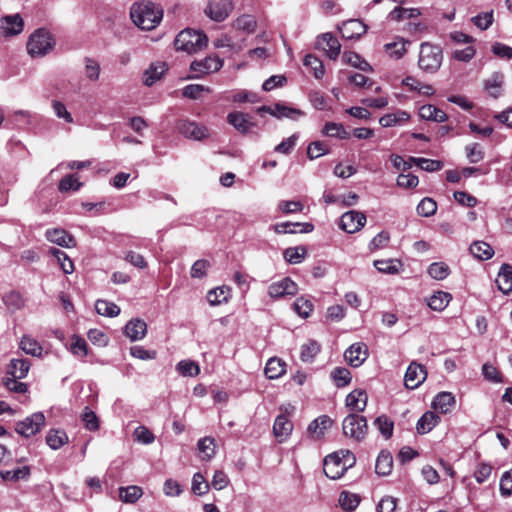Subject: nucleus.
I'll return each mask as SVG.
<instances>
[{"label":"nucleus","instance_id":"nucleus-1","mask_svg":"<svg viewBox=\"0 0 512 512\" xmlns=\"http://www.w3.org/2000/svg\"><path fill=\"white\" fill-rule=\"evenodd\" d=\"M133 23L142 30L154 29L162 20L163 10L153 2L135 3L130 10Z\"/></svg>","mask_w":512,"mask_h":512},{"label":"nucleus","instance_id":"nucleus-2","mask_svg":"<svg viewBox=\"0 0 512 512\" xmlns=\"http://www.w3.org/2000/svg\"><path fill=\"white\" fill-rule=\"evenodd\" d=\"M55 44L53 35L47 29L38 28L29 36L26 48L32 58H39L49 54Z\"/></svg>","mask_w":512,"mask_h":512},{"label":"nucleus","instance_id":"nucleus-3","mask_svg":"<svg viewBox=\"0 0 512 512\" xmlns=\"http://www.w3.org/2000/svg\"><path fill=\"white\" fill-rule=\"evenodd\" d=\"M443 62V52L438 45L424 42L420 45L418 66L428 74L436 73Z\"/></svg>","mask_w":512,"mask_h":512},{"label":"nucleus","instance_id":"nucleus-4","mask_svg":"<svg viewBox=\"0 0 512 512\" xmlns=\"http://www.w3.org/2000/svg\"><path fill=\"white\" fill-rule=\"evenodd\" d=\"M207 37L200 31L192 29L182 30L174 40L176 50H181L189 54L201 50L207 45Z\"/></svg>","mask_w":512,"mask_h":512},{"label":"nucleus","instance_id":"nucleus-5","mask_svg":"<svg viewBox=\"0 0 512 512\" xmlns=\"http://www.w3.org/2000/svg\"><path fill=\"white\" fill-rule=\"evenodd\" d=\"M342 430L345 436L360 442L368 432L367 419L356 413L349 414L343 420Z\"/></svg>","mask_w":512,"mask_h":512},{"label":"nucleus","instance_id":"nucleus-6","mask_svg":"<svg viewBox=\"0 0 512 512\" xmlns=\"http://www.w3.org/2000/svg\"><path fill=\"white\" fill-rule=\"evenodd\" d=\"M45 424V416L42 412H36L16 423L15 431L23 437H31L37 434Z\"/></svg>","mask_w":512,"mask_h":512},{"label":"nucleus","instance_id":"nucleus-7","mask_svg":"<svg viewBox=\"0 0 512 512\" xmlns=\"http://www.w3.org/2000/svg\"><path fill=\"white\" fill-rule=\"evenodd\" d=\"M177 129L184 137L195 141H201L210 135L206 126L189 119L179 120Z\"/></svg>","mask_w":512,"mask_h":512},{"label":"nucleus","instance_id":"nucleus-8","mask_svg":"<svg viewBox=\"0 0 512 512\" xmlns=\"http://www.w3.org/2000/svg\"><path fill=\"white\" fill-rule=\"evenodd\" d=\"M223 66V60L216 55L207 56L201 60H195L191 63V71L197 73L194 77L199 78L205 74L214 73Z\"/></svg>","mask_w":512,"mask_h":512},{"label":"nucleus","instance_id":"nucleus-9","mask_svg":"<svg viewBox=\"0 0 512 512\" xmlns=\"http://www.w3.org/2000/svg\"><path fill=\"white\" fill-rule=\"evenodd\" d=\"M349 466L339 457L338 453H335L325 457L323 471L328 478L337 480L345 474Z\"/></svg>","mask_w":512,"mask_h":512},{"label":"nucleus","instance_id":"nucleus-10","mask_svg":"<svg viewBox=\"0 0 512 512\" xmlns=\"http://www.w3.org/2000/svg\"><path fill=\"white\" fill-rule=\"evenodd\" d=\"M233 10L231 0H210L205 12L214 21L225 20Z\"/></svg>","mask_w":512,"mask_h":512},{"label":"nucleus","instance_id":"nucleus-11","mask_svg":"<svg viewBox=\"0 0 512 512\" xmlns=\"http://www.w3.org/2000/svg\"><path fill=\"white\" fill-rule=\"evenodd\" d=\"M366 223V216L359 211H348L340 218V227L347 233L359 231Z\"/></svg>","mask_w":512,"mask_h":512},{"label":"nucleus","instance_id":"nucleus-12","mask_svg":"<svg viewBox=\"0 0 512 512\" xmlns=\"http://www.w3.org/2000/svg\"><path fill=\"white\" fill-rule=\"evenodd\" d=\"M427 377L425 367L416 362H412L405 373L404 384L408 389H416Z\"/></svg>","mask_w":512,"mask_h":512},{"label":"nucleus","instance_id":"nucleus-13","mask_svg":"<svg viewBox=\"0 0 512 512\" xmlns=\"http://www.w3.org/2000/svg\"><path fill=\"white\" fill-rule=\"evenodd\" d=\"M297 284L286 277L278 282H274L268 287V294L272 298H280L286 295L293 296L297 293Z\"/></svg>","mask_w":512,"mask_h":512},{"label":"nucleus","instance_id":"nucleus-14","mask_svg":"<svg viewBox=\"0 0 512 512\" xmlns=\"http://www.w3.org/2000/svg\"><path fill=\"white\" fill-rule=\"evenodd\" d=\"M226 119L230 125L243 135L248 134L255 126V123L251 121L249 114L240 111L230 112Z\"/></svg>","mask_w":512,"mask_h":512},{"label":"nucleus","instance_id":"nucleus-15","mask_svg":"<svg viewBox=\"0 0 512 512\" xmlns=\"http://www.w3.org/2000/svg\"><path fill=\"white\" fill-rule=\"evenodd\" d=\"M316 45L319 49L324 50L332 60L337 59L339 56L341 45L338 39L331 33H325L318 37Z\"/></svg>","mask_w":512,"mask_h":512},{"label":"nucleus","instance_id":"nucleus-16","mask_svg":"<svg viewBox=\"0 0 512 512\" xmlns=\"http://www.w3.org/2000/svg\"><path fill=\"white\" fill-rule=\"evenodd\" d=\"M368 349L363 343L352 344L344 353L346 361L352 367H359L367 358Z\"/></svg>","mask_w":512,"mask_h":512},{"label":"nucleus","instance_id":"nucleus-17","mask_svg":"<svg viewBox=\"0 0 512 512\" xmlns=\"http://www.w3.org/2000/svg\"><path fill=\"white\" fill-rule=\"evenodd\" d=\"M23 27L24 22L19 14L4 16L1 20L2 34L6 37L20 34Z\"/></svg>","mask_w":512,"mask_h":512},{"label":"nucleus","instance_id":"nucleus-18","mask_svg":"<svg viewBox=\"0 0 512 512\" xmlns=\"http://www.w3.org/2000/svg\"><path fill=\"white\" fill-rule=\"evenodd\" d=\"M366 25L357 19H351L342 24L340 32L342 37L346 39H356L366 33Z\"/></svg>","mask_w":512,"mask_h":512},{"label":"nucleus","instance_id":"nucleus-19","mask_svg":"<svg viewBox=\"0 0 512 512\" xmlns=\"http://www.w3.org/2000/svg\"><path fill=\"white\" fill-rule=\"evenodd\" d=\"M48 241L57 244L61 247L70 248L75 246V241L72 235L67 231L60 228L48 229L45 233Z\"/></svg>","mask_w":512,"mask_h":512},{"label":"nucleus","instance_id":"nucleus-20","mask_svg":"<svg viewBox=\"0 0 512 512\" xmlns=\"http://www.w3.org/2000/svg\"><path fill=\"white\" fill-rule=\"evenodd\" d=\"M368 396L365 390L355 389L346 396V406L356 412H362L367 406Z\"/></svg>","mask_w":512,"mask_h":512},{"label":"nucleus","instance_id":"nucleus-21","mask_svg":"<svg viewBox=\"0 0 512 512\" xmlns=\"http://www.w3.org/2000/svg\"><path fill=\"white\" fill-rule=\"evenodd\" d=\"M293 424L285 414L278 415L274 421L273 434L283 442L292 432Z\"/></svg>","mask_w":512,"mask_h":512},{"label":"nucleus","instance_id":"nucleus-22","mask_svg":"<svg viewBox=\"0 0 512 512\" xmlns=\"http://www.w3.org/2000/svg\"><path fill=\"white\" fill-rule=\"evenodd\" d=\"M30 366V361L27 359H11L7 365L6 373L9 378L23 379L27 376Z\"/></svg>","mask_w":512,"mask_h":512},{"label":"nucleus","instance_id":"nucleus-23","mask_svg":"<svg viewBox=\"0 0 512 512\" xmlns=\"http://www.w3.org/2000/svg\"><path fill=\"white\" fill-rule=\"evenodd\" d=\"M124 332L131 341L141 340L146 335L147 324L141 319H132L125 325Z\"/></svg>","mask_w":512,"mask_h":512},{"label":"nucleus","instance_id":"nucleus-24","mask_svg":"<svg viewBox=\"0 0 512 512\" xmlns=\"http://www.w3.org/2000/svg\"><path fill=\"white\" fill-rule=\"evenodd\" d=\"M166 71L167 65L164 62L150 64L148 69H146L143 74L144 85L149 87L154 85L158 80L161 79Z\"/></svg>","mask_w":512,"mask_h":512},{"label":"nucleus","instance_id":"nucleus-25","mask_svg":"<svg viewBox=\"0 0 512 512\" xmlns=\"http://www.w3.org/2000/svg\"><path fill=\"white\" fill-rule=\"evenodd\" d=\"M496 284L500 291L508 294L512 291V266L509 264H502L498 276L496 278Z\"/></svg>","mask_w":512,"mask_h":512},{"label":"nucleus","instance_id":"nucleus-26","mask_svg":"<svg viewBox=\"0 0 512 512\" xmlns=\"http://www.w3.org/2000/svg\"><path fill=\"white\" fill-rule=\"evenodd\" d=\"M432 405L441 413H447L454 407L455 397L450 392H440L434 398Z\"/></svg>","mask_w":512,"mask_h":512},{"label":"nucleus","instance_id":"nucleus-27","mask_svg":"<svg viewBox=\"0 0 512 512\" xmlns=\"http://www.w3.org/2000/svg\"><path fill=\"white\" fill-rule=\"evenodd\" d=\"M439 417L431 411L425 412L416 424V430L419 434L430 432L438 423Z\"/></svg>","mask_w":512,"mask_h":512},{"label":"nucleus","instance_id":"nucleus-28","mask_svg":"<svg viewBox=\"0 0 512 512\" xmlns=\"http://www.w3.org/2000/svg\"><path fill=\"white\" fill-rule=\"evenodd\" d=\"M332 425V420L327 415H322L312 421L308 426V433L319 439L326 429Z\"/></svg>","mask_w":512,"mask_h":512},{"label":"nucleus","instance_id":"nucleus-29","mask_svg":"<svg viewBox=\"0 0 512 512\" xmlns=\"http://www.w3.org/2000/svg\"><path fill=\"white\" fill-rule=\"evenodd\" d=\"M470 253L479 260H488L494 255L493 248L484 241H475L470 245Z\"/></svg>","mask_w":512,"mask_h":512},{"label":"nucleus","instance_id":"nucleus-30","mask_svg":"<svg viewBox=\"0 0 512 512\" xmlns=\"http://www.w3.org/2000/svg\"><path fill=\"white\" fill-rule=\"evenodd\" d=\"M286 364L279 358H270L265 366V375L268 379H278L285 373Z\"/></svg>","mask_w":512,"mask_h":512},{"label":"nucleus","instance_id":"nucleus-31","mask_svg":"<svg viewBox=\"0 0 512 512\" xmlns=\"http://www.w3.org/2000/svg\"><path fill=\"white\" fill-rule=\"evenodd\" d=\"M31 469L29 466L18 467L14 470L0 471V477L3 481L17 482L19 480H27L30 477Z\"/></svg>","mask_w":512,"mask_h":512},{"label":"nucleus","instance_id":"nucleus-32","mask_svg":"<svg viewBox=\"0 0 512 512\" xmlns=\"http://www.w3.org/2000/svg\"><path fill=\"white\" fill-rule=\"evenodd\" d=\"M393 458L389 452L381 451L376 459L375 471L378 475L387 476L391 473Z\"/></svg>","mask_w":512,"mask_h":512},{"label":"nucleus","instance_id":"nucleus-33","mask_svg":"<svg viewBox=\"0 0 512 512\" xmlns=\"http://www.w3.org/2000/svg\"><path fill=\"white\" fill-rule=\"evenodd\" d=\"M451 299L450 293L438 291L429 297L427 304L432 310L442 311L447 307Z\"/></svg>","mask_w":512,"mask_h":512},{"label":"nucleus","instance_id":"nucleus-34","mask_svg":"<svg viewBox=\"0 0 512 512\" xmlns=\"http://www.w3.org/2000/svg\"><path fill=\"white\" fill-rule=\"evenodd\" d=\"M68 442V436L65 431L59 429H51L46 436L47 445L57 450Z\"/></svg>","mask_w":512,"mask_h":512},{"label":"nucleus","instance_id":"nucleus-35","mask_svg":"<svg viewBox=\"0 0 512 512\" xmlns=\"http://www.w3.org/2000/svg\"><path fill=\"white\" fill-rule=\"evenodd\" d=\"M304 115L305 113L300 109L288 107L282 103H276L273 117L278 119L289 118L292 120H297L299 117Z\"/></svg>","mask_w":512,"mask_h":512},{"label":"nucleus","instance_id":"nucleus-36","mask_svg":"<svg viewBox=\"0 0 512 512\" xmlns=\"http://www.w3.org/2000/svg\"><path fill=\"white\" fill-rule=\"evenodd\" d=\"M100 72L101 67L97 60L90 57L84 58V73L89 81L95 82L99 80Z\"/></svg>","mask_w":512,"mask_h":512},{"label":"nucleus","instance_id":"nucleus-37","mask_svg":"<svg viewBox=\"0 0 512 512\" xmlns=\"http://www.w3.org/2000/svg\"><path fill=\"white\" fill-rule=\"evenodd\" d=\"M320 345L315 340H309L301 346L300 359L303 362H311L320 352Z\"/></svg>","mask_w":512,"mask_h":512},{"label":"nucleus","instance_id":"nucleus-38","mask_svg":"<svg viewBox=\"0 0 512 512\" xmlns=\"http://www.w3.org/2000/svg\"><path fill=\"white\" fill-rule=\"evenodd\" d=\"M307 250L303 246L297 247H289L284 250L283 256L284 259L290 264H298L301 263L305 258Z\"/></svg>","mask_w":512,"mask_h":512},{"label":"nucleus","instance_id":"nucleus-39","mask_svg":"<svg viewBox=\"0 0 512 512\" xmlns=\"http://www.w3.org/2000/svg\"><path fill=\"white\" fill-rule=\"evenodd\" d=\"M142 489L138 486L119 488V497L125 503H135L142 496Z\"/></svg>","mask_w":512,"mask_h":512},{"label":"nucleus","instance_id":"nucleus-40","mask_svg":"<svg viewBox=\"0 0 512 512\" xmlns=\"http://www.w3.org/2000/svg\"><path fill=\"white\" fill-rule=\"evenodd\" d=\"M409 119V114L405 111H398L382 116L379 123L382 127H391L398 123L406 122Z\"/></svg>","mask_w":512,"mask_h":512},{"label":"nucleus","instance_id":"nucleus-41","mask_svg":"<svg viewBox=\"0 0 512 512\" xmlns=\"http://www.w3.org/2000/svg\"><path fill=\"white\" fill-rule=\"evenodd\" d=\"M95 309L98 314L108 317H115L120 313V308L115 303L106 300H97Z\"/></svg>","mask_w":512,"mask_h":512},{"label":"nucleus","instance_id":"nucleus-42","mask_svg":"<svg viewBox=\"0 0 512 512\" xmlns=\"http://www.w3.org/2000/svg\"><path fill=\"white\" fill-rule=\"evenodd\" d=\"M374 425L385 439H389L392 436L394 423L386 415L378 416L374 420Z\"/></svg>","mask_w":512,"mask_h":512},{"label":"nucleus","instance_id":"nucleus-43","mask_svg":"<svg viewBox=\"0 0 512 512\" xmlns=\"http://www.w3.org/2000/svg\"><path fill=\"white\" fill-rule=\"evenodd\" d=\"M233 26L236 30L249 34L255 31L256 20L251 15H242L234 21Z\"/></svg>","mask_w":512,"mask_h":512},{"label":"nucleus","instance_id":"nucleus-44","mask_svg":"<svg viewBox=\"0 0 512 512\" xmlns=\"http://www.w3.org/2000/svg\"><path fill=\"white\" fill-rule=\"evenodd\" d=\"M20 348L29 355L40 356L42 353L41 345L30 336H23L20 341Z\"/></svg>","mask_w":512,"mask_h":512},{"label":"nucleus","instance_id":"nucleus-45","mask_svg":"<svg viewBox=\"0 0 512 512\" xmlns=\"http://www.w3.org/2000/svg\"><path fill=\"white\" fill-rule=\"evenodd\" d=\"M176 369L184 377H195L200 373L199 365L191 360L180 361Z\"/></svg>","mask_w":512,"mask_h":512},{"label":"nucleus","instance_id":"nucleus-46","mask_svg":"<svg viewBox=\"0 0 512 512\" xmlns=\"http://www.w3.org/2000/svg\"><path fill=\"white\" fill-rule=\"evenodd\" d=\"M338 501L342 509L353 511L359 505L360 498L357 494L343 491L340 493Z\"/></svg>","mask_w":512,"mask_h":512},{"label":"nucleus","instance_id":"nucleus-47","mask_svg":"<svg viewBox=\"0 0 512 512\" xmlns=\"http://www.w3.org/2000/svg\"><path fill=\"white\" fill-rule=\"evenodd\" d=\"M331 377L339 388L347 386L351 382V373L347 368L337 367L332 370Z\"/></svg>","mask_w":512,"mask_h":512},{"label":"nucleus","instance_id":"nucleus-48","mask_svg":"<svg viewBox=\"0 0 512 512\" xmlns=\"http://www.w3.org/2000/svg\"><path fill=\"white\" fill-rule=\"evenodd\" d=\"M427 272L433 279L443 280L449 275L450 269L443 262H434L429 265Z\"/></svg>","mask_w":512,"mask_h":512},{"label":"nucleus","instance_id":"nucleus-49","mask_svg":"<svg viewBox=\"0 0 512 512\" xmlns=\"http://www.w3.org/2000/svg\"><path fill=\"white\" fill-rule=\"evenodd\" d=\"M81 186L82 183L79 182L78 178L74 174H69L60 180L58 189L60 192L78 191Z\"/></svg>","mask_w":512,"mask_h":512},{"label":"nucleus","instance_id":"nucleus-50","mask_svg":"<svg viewBox=\"0 0 512 512\" xmlns=\"http://www.w3.org/2000/svg\"><path fill=\"white\" fill-rule=\"evenodd\" d=\"M437 211L436 202L429 197L423 198L417 206V213L423 217H430Z\"/></svg>","mask_w":512,"mask_h":512},{"label":"nucleus","instance_id":"nucleus-51","mask_svg":"<svg viewBox=\"0 0 512 512\" xmlns=\"http://www.w3.org/2000/svg\"><path fill=\"white\" fill-rule=\"evenodd\" d=\"M304 65L313 70L314 76L321 79L324 75V66L321 60L312 54H308L304 58Z\"/></svg>","mask_w":512,"mask_h":512},{"label":"nucleus","instance_id":"nucleus-52","mask_svg":"<svg viewBox=\"0 0 512 512\" xmlns=\"http://www.w3.org/2000/svg\"><path fill=\"white\" fill-rule=\"evenodd\" d=\"M503 74L500 72H495L491 75L489 79L486 80L485 86L486 89L490 92V94L497 98L499 96V88L503 83Z\"/></svg>","mask_w":512,"mask_h":512},{"label":"nucleus","instance_id":"nucleus-53","mask_svg":"<svg viewBox=\"0 0 512 512\" xmlns=\"http://www.w3.org/2000/svg\"><path fill=\"white\" fill-rule=\"evenodd\" d=\"M410 161H413V163L419 166L422 170L428 172L438 171L442 168V163L438 160L410 157Z\"/></svg>","mask_w":512,"mask_h":512},{"label":"nucleus","instance_id":"nucleus-54","mask_svg":"<svg viewBox=\"0 0 512 512\" xmlns=\"http://www.w3.org/2000/svg\"><path fill=\"white\" fill-rule=\"evenodd\" d=\"M410 44L409 41H405L404 39H400L399 41H395L393 43H388L385 45V49L390 53L392 57L395 59L401 58L406 52V45Z\"/></svg>","mask_w":512,"mask_h":512},{"label":"nucleus","instance_id":"nucleus-55","mask_svg":"<svg viewBox=\"0 0 512 512\" xmlns=\"http://www.w3.org/2000/svg\"><path fill=\"white\" fill-rule=\"evenodd\" d=\"M192 492L196 495H204L209 490V485L201 473H195L192 479Z\"/></svg>","mask_w":512,"mask_h":512},{"label":"nucleus","instance_id":"nucleus-56","mask_svg":"<svg viewBox=\"0 0 512 512\" xmlns=\"http://www.w3.org/2000/svg\"><path fill=\"white\" fill-rule=\"evenodd\" d=\"M294 310L301 317L306 318L312 312L313 304H312V302L309 299H306L304 297H300V298H297V300L294 303Z\"/></svg>","mask_w":512,"mask_h":512},{"label":"nucleus","instance_id":"nucleus-57","mask_svg":"<svg viewBox=\"0 0 512 512\" xmlns=\"http://www.w3.org/2000/svg\"><path fill=\"white\" fill-rule=\"evenodd\" d=\"M210 89L200 84H190L183 88L182 95L190 99L200 98L203 92H209Z\"/></svg>","mask_w":512,"mask_h":512},{"label":"nucleus","instance_id":"nucleus-58","mask_svg":"<svg viewBox=\"0 0 512 512\" xmlns=\"http://www.w3.org/2000/svg\"><path fill=\"white\" fill-rule=\"evenodd\" d=\"M210 268V262L205 259H199L191 267L190 275L192 278H203Z\"/></svg>","mask_w":512,"mask_h":512},{"label":"nucleus","instance_id":"nucleus-59","mask_svg":"<svg viewBox=\"0 0 512 512\" xmlns=\"http://www.w3.org/2000/svg\"><path fill=\"white\" fill-rule=\"evenodd\" d=\"M52 108L55 115L59 119L64 120L66 123H73L74 120L71 113L67 110L66 106L61 101L53 100Z\"/></svg>","mask_w":512,"mask_h":512},{"label":"nucleus","instance_id":"nucleus-60","mask_svg":"<svg viewBox=\"0 0 512 512\" xmlns=\"http://www.w3.org/2000/svg\"><path fill=\"white\" fill-rule=\"evenodd\" d=\"M328 152L327 146L321 141H314L309 144L307 149V156L313 160L325 155Z\"/></svg>","mask_w":512,"mask_h":512},{"label":"nucleus","instance_id":"nucleus-61","mask_svg":"<svg viewBox=\"0 0 512 512\" xmlns=\"http://www.w3.org/2000/svg\"><path fill=\"white\" fill-rule=\"evenodd\" d=\"M465 150H466L467 158L470 163H478L484 157L482 148H481L480 144H478V143H473V144L467 145Z\"/></svg>","mask_w":512,"mask_h":512},{"label":"nucleus","instance_id":"nucleus-62","mask_svg":"<svg viewBox=\"0 0 512 512\" xmlns=\"http://www.w3.org/2000/svg\"><path fill=\"white\" fill-rule=\"evenodd\" d=\"M207 300L210 305L216 306L227 301V291L224 288H216L208 292Z\"/></svg>","mask_w":512,"mask_h":512},{"label":"nucleus","instance_id":"nucleus-63","mask_svg":"<svg viewBox=\"0 0 512 512\" xmlns=\"http://www.w3.org/2000/svg\"><path fill=\"white\" fill-rule=\"evenodd\" d=\"M87 343L84 339L74 336L72 339L70 350L78 357H85L87 355Z\"/></svg>","mask_w":512,"mask_h":512},{"label":"nucleus","instance_id":"nucleus-64","mask_svg":"<svg viewBox=\"0 0 512 512\" xmlns=\"http://www.w3.org/2000/svg\"><path fill=\"white\" fill-rule=\"evenodd\" d=\"M500 493L504 497L512 494V471L505 472L500 479Z\"/></svg>","mask_w":512,"mask_h":512}]
</instances>
